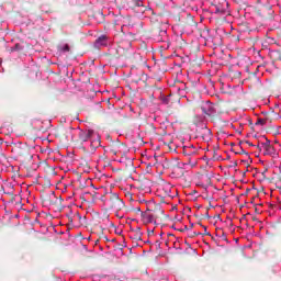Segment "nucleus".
Instances as JSON below:
<instances>
[{"instance_id": "f257e3e1", "label": "nucleus", "mask_w": 281, "mask_h": 281, "mask_svg": "<svg viewBox=\"0 0 281 281\" xmlns=\"http://www.w3.org/2000/svg\"><path fill=\"white\" fill-rule=\"evenodd\" d=\"M140 216L144 223H157L164 216V210L160 205H155L154 209H147L145 212H140Z\"/></svg>"}, {"instance_id": "f03ea898", "label": "nucleus", "mask_w": 281, "mask_h": 281, "mask_svg": "<svg viewBox=\"0 0 281 281\" xmlns=\"http://www.w3.org/2000/svg\"><path fill=\"white\" fill-rule=\"evenodd\" d=\"M104 205L110 210H115L116 212L124 210V201L120 199L117 193H110L104 200Z\"/></svg>"}, {"instance_id": "7ed1b4c3", "label": "nucleus", "mask_w": 281, "mask_h": 281, "mask_svg": "<svg viewBox=\"0 0 281 281\" xmlns=\"http://www.w3.org/2000/svg\"><path fill=\"white\" fill-rule=\"evenodd\" d=\"M116 54L119 58H128L133 54V43L130 40H122L117 43Z\"/></svg>"}, {"instance_id": "20e7f679", "label": "nucleus", "mask_w": 281, "mask_h": 281, "mask_svg": "<svg viewBox=\"0 0 281 281\" xmlns=\"http://www.w3.org/2000/svg\"><path fill=\"white\" fill-rule=\"evenodd\" d=\"M40 192H41L40 199L42 201L43 207H49L52 205H56L57 198L54 191L48 190L45 192V189H42L40 190Z\"/></svg>"}, {"instance_id": "39448f33", "label": "nucleus", "mask_w": 281, "mask_h": 281, "mask_svg": "<svg viewBox=\"0 0 281 281\" xmlns=\"http://www.w3.org/2000/svg\"><path fill=\"white\" fill-rule=\"evenodd\" d=\"M257 148H259V150H261V148L265 150L263 155H276V147H273V145H271V142L269 139L266 138L265 143H261V146H257Z\"/></svg>"}, {"instance_id": "423d86ee", "label": "nucleus", "mask_w": 281, "mask_h": 281, "mask_svg": "<svg viewBox=\"0 0 281 281\" xmlns=\"http://www.w3.org/2000/svg\"><path fill=\"white\" fill-rule=\"evenodd\" d=\"M95 135L97 134L93 130L80 131L79 140L80 142H89V139H92V137H95Z\"/></svg>"}, {"instance_id": "0eeeda50", "label": "nucleus", "mask_w": 281, "mask_h": 281, "mask_svg": "<svg viewBox=\"0 0 281 281\" xmlns=\"http://www.w3.org/2000/svg\"><path fill=\"white\" fill-rule=\"evenodd\" d=\"M109 45V36L106 34H103L99 36L94 42V47L100 49V47H106Z\"/></svg>"}, {"instance_id": "6e6552de", "label": "nucleus", "mask_w": 281, "mask_h": 281, "mask_svg": "<svg viewBox=\"0 0 281 281\" xmlns=\"http://www.w3.org/2000/svg\"><path fill=\"white\" fill-rule=\"evenodd\" d=\"M109 154L110 155H120L122 154V144L116 142V143H112L110 145V148H109Z\"/></svg>"}, {"instance_id": "1a4fd4ad", "label": "nucleus", "mask_w": 281, "mask_h": 281, "mask_svg": "<svg viewBox=\"0 0 281 281\" xmlns=\"http://www.w3.org/2000/svg\"><path fill=\"white\" fill-rule=\"evenodd\" d=\"M34 223H36V220L32 222L30 216H25V232L26 234H34Z\"/></svg>"}, {"instance_id": "9d476101", "label": "nucleus", "mask_w": 281, "mask_h": 281, "mask_svg": "<svg viewBox=\"0 0 281 281\" xmlns=\"http://www.w3.org/2000/svg\"><path fill=\"white\" fill-rule=\"evenodd\" d=\"M259 12L263 19H269V16L273 14V9L271 8V5H262Z\"/></svg>"}, {"instance_id": "9b49d317", "label": "nucleus", "mask_w": 281, "mask_h": 281, "mask_svg": "<svg viewBox=\"0 0 281 281\" xmlns=\"http://www.w3.org/2000/svg\"><path fill=\"white\" fill-rule=\"evenodd\" d=\"M182 155H186L188 157L192 156V155H196V151L194 150V146L191 147H183L182 148Z\"/></svg>"}, {"instance_id": "f8f14e48", "label": "nucleus", "mask_w": 281, "mask_h": 281, "mask_svg": "<svg viewBox=\"0 0 281 281\" xmlns=\"http://www.w3.org/2000/svg\"><path fill=\"white\" fill-rule=\"evenodd\" d=\"M37 168L38 170H43L44 172H47V170H49V165H47L46 160H43L37 164Z\"/></svg>"}, {"instance_id": "ddd939ff", "label": "nucleus", "mask_w": 281, "mask_h": 281, "mask_svg": "<svg viewBox=\"0 0 281 281\" xmlns=\"http://www.w3.org/2000/svg\"><path fill=\"white\" fill-rule=\"evenodd\" d=\"M134 240H142V228H136L134 231V236H133Z\"/></svg>"}, {"instance_id": "4468645a", "label": "nucleus", "mask_w": 281, "mask_h": 281, "mask_svg": "<svg viewBox=\"0 0 281 281\" xmlns=\"http://www.w3.org/2000/svg\"><path fill=\"white\" fill-rule=\"evenodd\" d=\"M134 8H144V0H132Z\"/></svg>"}, {"instance_id": "2eb2a0df", "label": "nucleus", "mask_w": 281, "mask_h": 281, "mask_svg": "<svg viewBox=\"0 0 281 281\" xmlns=\"http://www.w3.org/2000/svg\"><path fill=\"white\" fill-rule=\"evenodd\" d=\"M37 239L40 245H47V243H49V239H47V237L38 236Z\"/></svg>"}, {"instance_id": "dca6fc26", "label": "nucleus", "mask_w": 281, "mask_h": 281, "mask_svg": "<svg viewBox=\"0 0 281 281\" xmlns=\"http://www.w3.org/2000/svg\"><path fill=\"white\" fill-rule=\"evenodd\" d=\"M59 52H63L64 54L70 52L69 44H64L59 46Z\"/></svg>"}, {"instance_id": "f3484780", "label": "nucleus", "mask_w": 281, "mask_h": 281, "mask_svg": "<svg viewBox=\"0 0 281 281\" xmlns=\"http://www.w3.org/2000/svg\"><path fill=\"white\" fill-rule=\"evenodd\" d=\"M255 124L256 126H265V124H267V119H258Z\"/></svg>"}, {"instance_id": "a211bd4d", "label": "nucleus", "mask_w": 281, "mask_h": 281, "mask_svg": "<svg viewBox=\"0 0 281 281\" xmlns=\"http://www.w3.org/2000/svg\"><path fill=\"white\" fill-rule=\"evenodd\" d=\"M37 186H42V188H49L50 183L49 180H45V183L43 184V181H37Z\"/></svg>"}, {"instance_id": "6ab92c4d", "label": "nucleus", "mask_w": 281, "mask_h": 281, "mask_svg": "<svg viewBox=\"0 0 281 281\" xmlns=\"http://www.w3.org/2000/svg\"><path fill=\"white\" fill-rule=\"evenodd\" d=\"M91 146H94V148H98V146H100V136L97 135V139L91 142Z\"/></svg>"}, {"instance_id": "aec40b11", "label": "nucleus", "mask_w": 281, "mask_h": 281, "mask_svg": "<svg viewBox=\"0 0 281 281\" xmlns=\"http://www.w3.org/2000/svg\"><path fill=\"white\" fill-rule=\"evenodd\" d=\"M215 14H225V9H222L220 7L215 8Z\"/></svg>"}, {"instance_id": "412c9836", "label": "nucleus", "mask_w": 281, "mask_h": 281, "mask_svg": "<svg viewBox=\"0 0 281 281\" xmlns=\"http://www.w3.org/2000/svg\"><path fill=\"white\" fill-rule=\"evenodd\" d=\"M24 159H25L26 161H32V160L34 159V156H33V155H31V156H25Z\"/></svg>"}, {"instance_id": "4be33fe9", "label": "nucleus", "mask_w": 281, "mask_h": 281, "mask_svg": "<svg viewBox=\"0 0 281 281\" xmlns=\"http://www.w3.org/2000/svg\"><path fill=\"white\" fill-rule=\"evenodd\" d=\"M236 155H249L245 149H240V151H237Z\"/></svg>"}, {"instance_id": "5701e85b", "label": "nucleus", "mask_w": 281, "mask_h": 281, "mask_svg": "<svg viewBox=\"0 0 281 281\" xmlns=\"http://www.w3.org/2000/svg\"><path fill=\"white\" fill-rule=\"evenodd\" d=\"M173 172H180V175H183V169L178 167L173 169Z\"/></svg>"}, {"instance_id": "b1692460", "label": "nucleus", "mask_w": 281, "mask_h": 281, "mask_svg": "<svg viewBox=\"0 0 281 281\" xmlns=\"http://www.w3.org/2000/svg\"><path fill=\"white\" fill-rule=\"evenodd\" d=\"M205 113H206V115H212V105H209V111Z\"/></svg>"}, {"instance_id": "393cba45", "label": "nucleus", "mask_w": 281, "mask_h": 281, "mask_svg": "<svg viewBox=\"0 0 281 281\" xmlns=\"http://www.w3.org/2000/svg\"><path fill=\"white\" fill-rule=\"evenodd\" d=\"M246 144H248V146H254L249 140H247Z\"/></svg>"}, {"instance_id": "a878e982", "label": "nucleus", "mask_w": 281, "mask_h": 281, "mask_svg": "<svg viewBox=\"0 0 281 281\" xmlns=\"http://www.w3.org/2000/svg\"><path fill=\"white\" fill-rule=\"evenodd\" d=\"M128 165L133 166V160L128 159Z\"/></svg>"}, {"instance_id": "bb28decb", "label": "nucleus", "mask_w": 281, "mask_h": 281, "mask_svg": "<svg viewBox=\"0 0 281 281\" xmlns=\"http://www.w3.org/2000/svg\"><path fill=\"white\" fill-rule=\"evenodd\" d=\"M135 211L136 212H142V209L140 207H136Z\"/></svg>"}, {"instance_id": "cd10ccee", "label": "nucleus", "mask_w": 281, "mask_h": 281, "mask_svg": "<svg viewBox=\"0 0 281 281\" xmlns=\"http://www.w3.org/2000/svg\"><path fill=\"white\" fill-rule=\"evenodd\" d=\"M204 236H210V233H207V231H204Z\"/></svg>"}, {"instance_id": "c85d7f7f", "label": "nucleus", "mask_w": 281, "mask_h": 281, "mask_svg": "<svg viewBox=\"0 0 281 281\" xmlns=\"http://www.w3.org/2000/svg\"><path fill=\"white\" fill-rule=\"evenodd\" d=\"M150 234H155V231H150V232L148 233V235L150 236Z\"/></svg>"}, {"instance_id": "c756f323", "label": "nucleus", "mask_w": 281, "mask_h": 281, "mask_svg": "<svg viewBox=\"0 0 281 281\" xmlns=\"http://www.w3.org/2000/svg\"><path fill=\"white\" fill-rule=\"evenodd\" d=\"M204 227V232H207V227L206 226H203Z\"/></svg>"}, {"instance_id": "7c9ffc66", "label": "nucleus", "mask_w": 281, "mask_h": 281, "mask_svg": "<svg viewBox=\"0 0 281 281\" xmlns=\"http://www.w3.org/2000/svg\"><path fill=\"white\" fill-rule=\"evenodd\" d=\"M15 48L19 49V44H15Z\"/></svg>"}, {"instance_id": "2f4dec72", "label": "nucleus", "mask_w": 281, "mask_h": 281, "mask_svg": "<svg viewBox=\"0 0 281 281\" xmlns=\"http://www.w3.org/2000/svg\"><path fill=\"white\" fill-rule=\"evenodd\" d=\"M29 38H34V36H30V35H29Z\"/></svg>"}, {"instance_id": "473e14b6", "label": "nucleus", "mask_w": 281, "mask_h": 281, "mask_svg": "<svg viewBox=\"0 0 281 281\" xmlns=\"http://www.w3.org/2000/svg\"><path fill=\"white\" fill-rule=\"evenodd\" d=\"M194 235H195V236H199V234H198V233H194Z\"/></svg>"}, {"instance_id": "72a5a7b5", "label": "nucleus", "mask_w": 281, "mask_h": 281, "mask_svg": "<svg viewBox=\"0 0 281 281\" xmlns=\"http://www.w3.org/2000/svg\"><path fill=\"white\" fill-rule=\"evenodd\" d=\"M194 235H195V236H199V234H198V233H194Z\"/></svg>"}, {"instance_id": "f704fd0d", "label": "nucleus", "mask_w": 281, "mask_h": 281, "mask_svg": "<svg viewBox=\"0 0 281 281\" xmlns=\"http://www.w3.org/2000/svg\"><path fill=\"white\" fill-rule=\"evenodd\" d=\"M140 12H145V10H142Z\"/></svg>"}]
</instances>
